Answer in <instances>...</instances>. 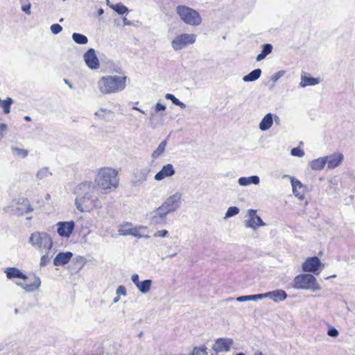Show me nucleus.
Here are the masks:
<instances>
[{
  "mask_svg": "<svg viewBox=\"0 0 355 355\" xmlns=\"http://www.w3.org/2000/svg\"><path fill=\"white\" fill-rule=\"evenodd\" d=\"M239 185L245 187L251 184H258L259 183V178L257 175L250 177H242L238 180Z\"/></svg>",
  "mask_w": 355,
  "mask_h": 355,
  "instance_id": "nucleus-24",
  "label": "nucleus"
},
{
  "mask_svg": "<svg viewBox=\"0 0 355 355\" xmlns=\"http://www.w3.org/2000/svg\"><path fill=\"white\" fill-rule=\"evenodd\" d=\"M118 171L116 169L104 167L100 168L95 178V184L101 189L109 193L119 186Z\"/></svg>",
  "mask_w": 355,
  "mask_h": 355,
  "instance_id": "nucleus-4",
  "label": "nucleus"
},
{
  "mask_svg": "<svg viewBox=\"0 0 355 355\" xmlns=\"http://www.w3.org/2000/svg\"><path fill=\"white\" fill-rule=\"evenodd\" d=\"M182 198V195L181 193L175 192L168 197L161 206L168 213L175 211L180 207Z\"/></svg>",
  "mask_w": 355,
  "mask_h": 355,
  "instance_id": "nucleus-9",
  "label": "nucleus"
},
{
  "mask_svg": "<svg viewBox=\"0 0 355 355\" xmlns=\"http://www.w3.org/2000/svg\"><path fill=\"white\" fill-rule=\"evenodd\" d=\"M75 205L80 212H89L100 204L96 186L92 182L80 184L75 189Z\"/></svg>",
  "mask_w": 355,
  "mask_h": 355,
  "instance_id": "nucleus-1",
  "label": "nucleus"
},
{
  "mask_svg": "<svg viewBox=\"0 0 355 355\" xmlns=\"http://www.w3.org/2000/svg\"><path fill=\"white\" fill-rule=\"evenodd\" d=\"M197 35L193 33H182L177 35L171 42L173 49L177 51L185 48L187 45L193 44L196 40Z\"/></svg>",
  "mask_w": 355,
  "mask_h": 355,
  "instance_id": "nucleus-7",
  "label": "nucleus"
},
{
  "mask_svg": "<svg viewBox=\"0 0 355 355\" xmlns=\"http://www.w3.org/2000/svg\"><path fill=\"white\" fill-rule=\"evenodd\" d=\"M12 103L13 101L10 97H8L4 100L0 98V106L3 110L5 114H9L10 112V106Z\"/></svg>",
  "mask_w": 355,
  "mask_h": 355,
  "instance_id": "nucleus-31",
  "label": "nucleus"
},
{
  "mask_svg": "<svg viewBox=\"0 0 355 355\" xmlns=\"http://www.w3.org/2000/svg\"><path fill=\"white\" fill-rule=\"evenodd\" d=\"M116 294L119 295V297L121 296H125L126 295V288L124 286H119L116 291Z\"/></svg>",
  "mask_w": 355,
  "mask_h": 355,
  "instance_id": "nucleus-46",
  "label": "nucleus"
},
{
  "mask_svg": "<svg viewBox=\"0 0 355 355\" xmlns=\"http://www.w3.org/2000/svg\"><path fill=\"white\" fill-rule=\"evenodd\" d=\"M261 74V70L260 69H256L249 73L248 75L243 77L244 82H253L259 78Z\"/></svg>",
  "mask_w": 355,
  "mask_h": 355,
  "instance_id": "nucleus-27",
  "label": "nucleus"
},
{
  "mask_svg": "<svg viewBox=\"0 0 355 355\" xmlns=\"http://www.w3.org/2000/svg\"><path fill=\"white\" fill-rule=\"evenodd\" d=\"M321 265L320 260L316 257H309L302 264V270L304 272H315Z\"/></svg>",
  "mask_w": 355,
  "mask_h": 355,
  "instance_id": "nucleus-14",
  "label": "nucleus"
},
{
  "mask_svg": "<svg viewBox=\"0 0 355 355\" xmlns=\"http://www.w3.org/2000/svg\"><path fill=\"white\" fill-rule=\"evenodd\" d=\"M169 235V233L166 230H158L155 232L153 234V237H167Z\"/></svg>",
  "mask_w": 355,
  "mask_h": 355,
  "instance_id": "nucleus-44",
  "label": "nucleus"
},
{
  "mask_svg": "<svg viewBox=\"0 0 355 355\" xmlns=\"http://www.w3.org/2000/svg\"><path fill=\"white\" fill-rule=\"evenodd\" d=\"M176 12L181 20L188 25L197 26L202 22V19L198 12L189 7L178 6L176 8Z\"/></svg>",
  "mask_w": 355,
  "mask_h": 355,
  "instance_id": "nucleus-6",
  "label": "nucleus"
},
{
  "mask_svg": "<svg viewBox=\"0 0 355 355\" xmlns=\"http://www.w3.org/2000/svg\"><path fill=\"white\" fill-rule=\"evenodd\" d=\"M168 212L162 206L151 212L150 222L151 225H165L166 223V216Z\"/></svg>",
  "mask_w": 355,
  "mask_h": 355,
  "instance_id": "nucleus-11",
  "label": "nucleus"
},
{
  "mask_svg": "<svg viewBox=\"0 0 355 355\" xmlns=\"http://www.w3.org/2000/svg\"><path fill=\"white\" fill-rule=\"evenodd\" d=\"M132 109H133V110H137V111H139V112H141V113H142V114H145V112H144V110H141L140 108H139V107H136V106H134V107H132Z\"/></svg>",
  "mask_w": 355,
  "mask_h": 355,
  "instance_id": "nucleus-58",
  "label": "nucleus"
},
{
  "mask_svg": "<svg viewBox=\"0 0 355 355\" xmlns=\"http://www.w3.org/2000/svg\"><path fill=\"white\" fill-rule=\"evenodd\" d=\"M31 5L30 3H24L21 1V10L27 15H31Z\"/></svg>",
  "mask_w": 355,
  "mask_h": 355,
  "instance_id": "nucleus-47",
  "label": "nucleus"
},
{
  "mask_svg": "<svg viewBox=\"0 0 355 355\" xmlns=\"http://www.w3.org/2000/svg\"><path fill=\"white\" fill-rule=\"evenodd\" d=\"M166 109V105L162 103H157L153 107V110L150 113L149 120L151 123L153 122L156 116H163L162 114Z\"/></svg>",
  "mask_w": 355,
  "mask_h": 355,
  "instance_id": "nucleus-19",
  "label": "nucleus"
},
{
  "mask_svg": "<svg viewBox=\"0 0 355 355\" xmlns=\"http://www.w3.org/2000/svg\"><path fill=\"white\" fill-rule=\"evenodd\" d=\"M236 301L238 302H243L248 301V297L247 295H243L240 296L236 298Z\"/></svg>",
  "mask_w": 355,
  "mask_h": 355,
  "instance_id": "nucleus-55",
  "label": "nucleus"
},
{
  "mask_svg": "<svg viewBox=\"0 0 355 355\" xmlns=\"http://www.w3.org/2000/svg\"><path fill=\"white\" fill-rule=\"evenodd\" d=\"M131 279L136 286L140 283L139 280V275L137 274L132 275Z\"/></svg>",
  "mask_w": 355,
  "mask_h": 355,
  "instance_id": "nucleus-53",
  "label": "nucleus"
},
{
  "mask_svg": "<svg viewBox=\"0 0 355 355\" xmlns=\"http://www.w3.org/2000/svg\"><path fill=\"white\" fill-rule=\"evenodd\" d=\"M273 123V116L271 113H268L264 116L259 123V129L262 131L268 130Z\"/></svg>",
  "mask_w": 355,
  "mask_h": 355,
  "instance_id": "nucleus-21",
  "label": "nucleus"
},
{
  "mask_svg": "<svg viewBox=\"0 0 355 355\" xmlns=\"http://www.w3.org/2000/svg\"><path fill=\"white\" fill-rule=\"evenodd\" d=\"M328 168L332 169L338 166L344 160L343 153L336 152L329 155L325 156Z\"/></svg>",
  "mask_w": 355,
  "mask_h": 355,
  "instance_id": "nucleus-15",
  "label": "nucleus"
},
{
  "mask_svg": "<svg viewBox=\"0 0 355 355\" xmlns=\"http://www.w3.org/2000/svg\"><path fill=\"white\" fill-rule=\"evenodd\" d=\"M150 169L148 168H137L134 171L133 178L136 183H142L147 180Z\"/></svg>",
  "mask_w": 355,
  "mask_h": 355,
  "instance_id": "nucleus-17",
  "label": "nucleus"
},
{
  "mask_svg": "<svg viewBox=\"0 0 355 355\" xmlns=\"http://www.w3.org/2000/svg\"><path fill=\"white\" fill-rule=\"evenodd\" d=\"M29 243L42 254L40 266L42 267L49 263L55 252L50 234L46 232H33L29 237Z\"/></svg>",
  "mask_w": 355,
  "mask_h": 355,
  "instance_id": "nucleus-2",
  "label": "nucleus"
},
{
  "mask_svg": "<svg viewBox=\"0 0 355 355\" xmlns=\"http://www.w3.org/2000/svg\"><path fill=\"white\" fill-rule=\"evenodd\" d=\"M287 297L286 293L281 289H277L272 291V300L275 302L277 303L286 300Z\"/></svg>",
  "mask_w": 355,
  "mask_h": 355,
  "instance_id": "nucleus-29",
  "label": "nucleus"
},
{
  "mask_svg": "<svg viewBox=\"0 0 355 355\" xmlns=\"http://www.w3.org/2000/svg\"><path fill=\"white\" fill-rule=\"evenodd\" d=\"M165 98L167 100H171L174 105H176V103H178V101L179 100L173 94H166L165 95Z\"/></svg>",
  "mask_w": 355,
  "mask_h": 355,
  "instance_id": "nucleus-50",
  "label": "nucleus"
},
{
  "mask_svg": "<svg viewBox=\"0 0 355 355\" xmlns=\"http://www.w3.org/2000/svg\"><path fill=\"white\" fill-rule=\"evenodd\" d=\"M7 130V125L5 123H0V137L3 136V132Z\"/></svg>",
  "mask_w": 355,
  "mask_h": 355,
  "instance_id": "nucleus-54",
  "label": "nucleus"
},
{
  "mask_svg": "<svg viewBox=\"0 0 355 355\" xmlns=\"http://www.w3.org/2000/svg\"><path fill=\"white\" fill-rule=\"evenodd\" d=\"M11 150H12V152L13 154H15L21 158L26 157L28 154V151L27 150L23 149V148H19L17 147L12 146L11 148Z\"/></svg>",
  "mask_w": 355,
  "mask_h": 355,
  "instance_id": "nucleus-39",
  "label": "nucleus"
},
{
  "mask_svg": "<svg viewBox=\"0 0 355 355\" xmlns=\"http://www.w3.org/2000/svg\"><path fill=\"white\" fill-rule=\"evenodd\" d=\"M261 300L264 298H270L272 300V291L267 292L265 293L260 294Z\"/></svg>",
  "mask_w": 355,
  "mask_h": 355,
  "instance_id": "nucleus-52",
  "label": "nucleus"
},
{
  "mask_svg": "<svg viewBox=\"0 0 355 355\" xmlns=\"http://www.w3.org/2000/svg\"><path fill=\"white\" fill-rule=\"evenodd\" d=\"M110 7L119 15H123L128 12V8L122 3L112 5Z\"/></svg>",
  "mask_w": 355,
  "mask_h": 355,
  "instance_id": "nucleus-37",
  "label": "nucleus"
},
{
  "mask_svg": "<svg viewBox=\"0 0 355 355\" xmlns=\"http://www.w3.org/2000/svg\"><path fill=\"white\" fill-rule=\"evenodd\" d=\"M320 83L319 78H310L306 76L305 74L302 75L301 81L300 86L301 87H305L306 86H313L318 85Z\"/></svg>",
  "mask_w": 355,
  "mask_h": 355,
  "instance_id": "nucleus-26",
  "label": "nucleus"
},
{
  "mask_svg": "<svg viewBox=\"0 0 355 355\" xmlns=\"http://www.w3.org/2000/svg\"><path fill=\"white\" fill-rule=\"evenodd\" d=\"M175 255H176V253L172 252V254H169L168 257H174V256H175Z\"/></svg>",
  "mask_w": 355,
  "mask_h": 355,
  "instance_id": "nucleus-63",
  "label": "nucleus"
},
{
  "mask_svg": "<svg viewBox=\"0 0 355 355\" xmlns=\"http://www.w3.org/2000/svg\"><path fill=\"white\" fill-rule=\"evenodd\" d=\"M24 119H25L26 121H31V118L30 116H26L24 117Z\"/></svg>",
  "mask_w": 355,
  "mask_h": 355,
  "instance_id": "nucleus-61",
  "label": "nucleus"
},
{
  "mask_svg": "<svg viewBox=\"0 0 355 355\" xmlns=\"http://www.w3.org/2000/svg\"><path fill=\"white\" fill-rule=\"evenodd\" d=\"M234 344V341L231 338H218L217 339L212 349L216 353L226 352L230 351Z\"/></svg>",
  "mask_w": 355,
  "mask_h": 355,
  "instance_id": "nucleus-12",
  "label": "nucleus"
},
{
  "mask_svg": "<svg viewBox=\"0 0 355 355\" xmlns=\"http://www.w3.org/2000/svg\"><path fill=\"white\" fill-rule=\"evenodd\" d=\"M112 114L113 113L112 111L107 110L105 109H100L98 112L95 113V114L101 119H105V115H107V116H112Z\"/></svg>",
  "mask_w": 355,
  "mask_h": 355,
  "instance_id": "nucleus-42",
  "label": "nucleus"
},
{
  "mask_svg": "<svg viewBox=\"0 0 355 355\" xmlns=\"http://www.w3.org/2000/svg\"><path fill=\"white\" fill-rule=\"evenodd\" d=\"M62 30V26L58 24H54L51 26V31L53 34H58Z\"/></svg>",
  "mask_w": 355,
  "mask_h": 355,
  "instance_id": "nucleus-45",
  "label": "nucleus"
},
{
  "mask_svg": "<svg viewBox=\"0 0 355 355\" xmlns=\"http://www.w3.org/2000/svg\"><path fill=\"white\" fill-rule=\"evenodd\" d=\"M291 184L294 196L298 197L300 199H302L304 197V193L302 191V184L299 180L291 178Z\"/></svg>",
  "mask_w": 355,
  "mask_h": 355,
  "instance_id": "nucleus-23",
  "label": "nucleus"
},
{
  "mask_svg": "<svg viewBox=\"0 0 355 355\" xmlns=\"http://www.w3.org/2000/svg\"><path fill=\"white\" fill-rule=\"evenodd\" d=\"M151 286L152 280L146 279L143 282H140V283L137 284L136 287L141 293L146 294L150 291Z\"/></svg>",
  "mask_w": 355,
  "mask_h": 355,
  "instance_id": "nucleus-28",
  "label": "nucleus"
},
{
  "mask_svg": "<svg viewBox=\"0 0 355 355\" xmlns=\"http://www.w3.org/2000/svg\"><path fill=\"white\" fill-rule=\"evenodd\" d=\"M239 209L237 207H230L225 214L224 218L226 219L234 216L239 214Z\"/></svg>",
  "mask_w": 355,
  "mask_h": 355,
  "instance_id": "nucleus-40",
  "label": "nucleus"
},
{
  "mask_svg": "<svg viewBox=\"0 0 355 355\" xmlns=\"http://www.w3.org/2000/svg\"><path fill=\"white\" fill-rule=\"evenodd\" d=\"M4 272L6 274L7 278L10 279L15 278L21 279H27V276L17 268H7L5 269Z\"/></svg>",
  "mask_w": 355,
  "mask_h": 355,
  "instance_id": "nucleus-20",
  "label": "nucleus"
},
{
  "mask_svg": "<svg viewBox=\"0 0 355 355\" xmlns=\"http://www.w3.org/2000/svg\"><path fill=\"white\" fill-rule=\"evenodd\" d=\"M167 141L166 140L162 141L157 148L152 153V157L153 159L157 158L159 156H160L165 150V148L166 146Z\"/></svg>",
  "mask_w": 355,
  "mask_h": 355,
  "instance_id": "nucleus-33",
  "label": "nucleus"
},
{
  "mask_svg": "<svg viewBox=\"0 0 355 355\" xmlns=\"http://www.w3.org/2000/svg\"><path fill=\"white\" fill-rule=\"evenodd\" d=\"M135 227H132L131 226V224L125 223L123 225H120L119 227L118 232L120 235L122 236H127V235H131L133 233Z\"/></svg>",
  "mask_w": 355,
  "mask_h": 355,
  "instance_id": "nucleus-30",
  "label": "nucleus"
},
{
  "mask_svg": "<svg viewBox=\"0 0 355 355\" xmlns=\"http://www.w3.org/2000/svg\"><path fill=\"white\" fill-rule=\"evenodd\" d=\"M246 217L248 218L245 220V227L250 228L253 231H256L259 227H265L266 225L260 216L257 215V210L255 209H248Z\"/></svg>",
  "mask_w": 355,
  "mask_h": 355,
  "instance_id": "nucleus-8",
  "label": "nucleus"
},
{
  "mask_svg": "<svg viewBox=\"0 0 355 355\" xmlns=\"http://www.w3.org/2000/svg\"><path fill=\"white\" fill-rule=\"evenodd\" d=\"M272 46L270 44H266L263 46V50L261 53L257 56V61H261L263 60L267 55L271 53Z\"/></svg>",
  "mask_w": 355,
  "mask_h": 355,
  "instance_id": "nucleus-32",
  "label": "nucleus"
},
{
  "mask_svg": "<svg viewBox=\"0 0 355 355\" xmlns=\"http://www.w3.org/2000/svg\"><path fill=\"white\" fill-rule=\"evenodd\" d=\"M51 173L49 171V168L47 167H44V168H40L37 174H36V178L37 180H46L49 177H50L51 175Z\"/></svg>",
  "mask_w": 355,
  "mask_h": 355,
  "instance_id": "nucleus-34",
  "label": "nucleus"
},
{
  "mask_svg": "<svg viewBox=\"0 0 355 355\" xmlns=\"http://www.w3.org/2000/svg\"><path fill=\"white\" fill-rule=\"evenodd\" d=\"M120 300V297H119V295H117L116 297L114 298L113 300V303H116L119 301Z\"/></svg>",
  "mask_w": 355,
  "mask_h": 355,
  "instance_id": "nucleus-59",
  "label": "nucleus"
},
{
  "mask_svg": "<svg viewBox=\"0 0 355 355\" xmlns=\"http://www.w3.org/2000/svg\"><path fill=\"white\" fill-rule=\"evenodd\" d=\"M103 12H104V11H103V9H102V8H100V9L98 10V15H103Z\"/></svg>",
  "mask_w": 355,
  "mask_h": 355,
  "instance_id": "nucleus-60",
  "label": "nucleus"
},
{
  "mask_svg": "<svg viewBox=\"0 0 355 355\" xmlns=\"http://www.w3.org/2000/svg\"><path fill=\"white\" fill-rule=\"evenodd\" d=\"M175 169L171 164H167L155 175L154 179L161 181L166 178H171L175 174Z\"/></svg>",
  "mask_w": 355,
  "mask_h": 355,
  "instance_id": "nucleus-16",
  "label": "nucleus"
},
{
  "mask_svg": "<svg viewBox=\"0 0 355 355\" xmlns=\"http://www.w3.org/2000/svg\"><path fill=\"white\" fill-rule=\"evenodd\" d=\"M55 225L58 235L63 238H69L75 228V223L73 220L60 221Z\"/></svg>",
  "mask_w": 355,
  "mask_h": 355,
  "instance_id": "nucleus-10",
  "label": "nucleus"
},
{
  "mask_svg": "<svg viewBox=\"0 0 355 355\" xmlns=\"http://www.w3.org/2000/svg\"><path fill=\"white\" fill-rule=\"evenodd\" d=\"M72 39L76 43L79 44H85L88 42L87 37L85 35H82L80 33H73Z\"/></svg>",
  "mask_w": 355,
  "mask_h": 355,
  "instance_id": "nucleus-35",
  "label": "nucleus"
},
{
  "mask_svg": "<svg viewBox=\"0 0 355 355\" xmlns=\"http://www.w3.org/2000/svg\"><path fill=\"white\" fill-rule=\"evenodd\" d=\"M126 76L109 75L102 76L97 83V87L101 93L110 94L119 93L126 87Z\"/></svg>",
  "mask_w": 355,
  "mask_h": 355,
  "instance_id": "nucleus-3",
  "label": "nucleus"
},
{
  "mask_svg": "<svg viewBox=\"0 0 355 355\" xmlns=\"http://www.w3.org/2000/svg\"><path fill=\"white\" fill-rule=\"evenodd\" d=\"M248 301H257L261 300L260 294L247 295Z\"/></svg>",
  "mask_w": 355,
  "mask_h": 355,
  "instance_id": "nucleus-51",
  "label": "nucleus"
},
{
  "mask_svg": "<svg viewBox=\"0 0 355 355\" xmlns=\"http://www.w3.org/2000/svg\"><path fill=\"white\" fill-rule=\"evenodd\" d=\"M16 284L20 287H21L23 289H24L26 292H33L35 290H37L41 282L39 277H36L35 278V281L33 283L30 284H25L21 282H16Z\"/></svg>",
  "mask_w": 355,
  "mask_h": 355,
  "instance_id": "nucleus-22",
  "label": "nucleus"
},
{
  "mask_svg": "<svg viewBox=\"0 0 355 355\" xmlns=\"http://www.w3.org/2000/svg\"><path fill=\"white\" fill-rule=\"evenodd\" d=\"M84 60L87 66L92 69L99 67V61L94 49H89L84 55Z\"/></svg>",
  "mask_w": 355,
  "mask_h": 355,
  "instance_id": "nucleus-13",
  "label": "nucleus"
},
{
  "mask_svg": "<svg viewBox=\"0 0 355 355\" xmlns=\"http://www.w3.org/2000/svg\"><path fill=\"white\" fill-rule=\"evenodd\" d=\"M175 105L179 106L182 109H184L186 107V105L183 102L180 101V100H178V101Z\"/></svg>",
  "mask_w": 355,
  "mask_h": 355,
  "instance_id": "nucleus-57",
  "label": "nucleus"
},
{
  "mask_svg": "<svg viewBox=\"0 0 355 355\" xmlns=\"http://www.w3.org/2000/svg\"><path fill=\"white\" fill-rule=\"evenodd\" d=\"M22 205L24 206L25 209L19 208L17 214L19 215H23L24 213H29L33 211V208L31 205L29 203V201L27 199H22Z\"/></svg>",
  "mask_w": 355,
  "mask_h": 355,
  "instance_id": "nucleus-36",
  "label": "nucleus"
},
{
  "mask_svg": "<svg viewBox=\"0 0 355 355\" xmlns=\"http://www.w3.org/2000/svg\"><path fill=\"white\" fill-rule=\"evenodd\" d=\"M123 26H130L132 22L129 21L126 17L123 18Z\"/></svg>",
  "mask_w": 355,
  "mask_h": 355,
  "instance_id": "nucleus-56",
  "label": "nucleus"
},
{
  "mask_svg": "<svg viewBox=\"0 0 355 355\" xmlns=\"http://www.w3.org/2000/svg\"><path fill=\"white\" fill-rule=\"evenodd\" d=\"M327 334H328V336H329L331 337L337 338L339 335V333H338V331L336 328L331 327L330 329H329V330L327 331Z\"/></svg>",
  "mask_w": 355,
  "mask_h": 355,
  "instance_id": "nucleus-48",
  "label": "nucleus"
},
{
  "mask_svg": "<svg viewBox=\"0 0 355 355\" xmlns=\"http://www.w3.org/2000/svg\"><path fill=\"white\" fill-rule=\"evenodd\" d=\"M254 355H263L261 352H256Z\"/></svg>",
  "mask_w": 355,
  "mask_h": 355,
  "instance_id": "nucleus-64",
  "label": "nucleus"
},
{
  "mask_svg": "<svg viewBox=\"0 0 355 355\" xmlns=\"http://www.w3.org/2000/svg\"><path fill=\"white\" fill-rule=\"evenodd\" d=\"M135 230H134L132 236L137 237V238H146V239L149 238L148 235H144V234H142V231L145 230L146 229V227H145L144 226H139V227H135Z\"/></svg>",
  "mask_w": 355,
  "mask_h": 355,
  "instance_id": "nucleus-38",
  "label": "nucleus"
},
{
  "mask_svg": "<svg viewBox=\"0 0 355 355\" xmlns=\"http://www.w3.org/2000/svg\"><path fill=\"white\" fill-rule=\"evenodd\" d=\"M327 164L326 157H321L313 159L310 162V167L312 170L318 171L324 168Z\"/></svg>",
  "mask_w": 355,
  "mask_h": 355,
  "instance_id": "nucleus-25",
  "label": "nucleus"
},
{
  "mask_svg": "<svg viewBox=\"0 0 355 355\" xmlns=\"http://www.w3.org/2000/svg\"><path fill=\"white\" fill-rule=\"evenodd\" d=\"M207 348L205 345L193 349L192 355H207Z\"/></svg>",
  "mask_w": 355,
  "mask_h": 355,
  "instance_id": "nucleus-41",
  "label": "nucleus"
},
{
  "mask_svg": "<svg viewBox=\"0 0 355 355\" xmlns=\"http://www.w3.org/2000/svg\"><path fill=\"white\" fill-rule=\"evenodd\" d=\"M291 154L293 156H296L298 157H302L304 155V152L303 150L299 148H293L291 151Z\"/></svg>",
  "mask_w": 355,
  "mask_h": 355,
  "instance_id": "nucleus-43",
  "label": "nucleus"
},
{
  "mask_svg": "<svg viewBox=\"0 0 355 355\" xmlns=\"http://www.w3.org/2000/svg\"><path fill=\"white\" fill-rule=\"evenodd\" d=\"M274 120L276 123H277L279 121V118L277 116H275Z\"/></svg>",
  "mask_w": 355,
  "mask_h": 355,
  "instance_id": "nucleus-62",
  "label": "nucleus"
},
{
  "mask_svg": "<svg viewBox=\"0 0 355 355\" xmlns=\"http://www.w3.org/2000/svg\"><path fill=\"white\" fill-rule=\"evenodd\" d=\"M72 256L73 254L70 252H60L55 256L53 264L56 266L64 265L70 261Z\"/></svg>",
  "mask_w": 355,
  "mask_h": 355,
  "instance_id": "nucleus-18",
  "label": "nucleus"
},
{
  "mask_svg": "<svg viewBox=\"0 0 355 355\" xmlns=\"http://www.w3.org/2000/svg\"><path fill=\"white\" fill-rule=\"evenodd\" d=\"M284 71H279L277 73H275L271 78V80L272 82L277 81L284 74Z\"/></svg>",
  "mask_w": 355,
  "mask_h": 355,
  "instance_id": "nucleus-49",
  "label": "nucleus"
},
{
  "mask_svg": "<svg viewBox=\"0 0 355 355\" xmlns=\"http://www.w3.org/2000/svg\"><path fill=\"white\" fill-rule=\"evenodd\" d=\"M293 287L298 290H311L318 291L321 289L315 277L311 274H301L296 276L293 280Z\"/></svg>",
  "mask_w": 355,
  "mask_h": 355,
  "instance_id": "nucleus-5",
  "label": "nucleus"
}]
</instances>
